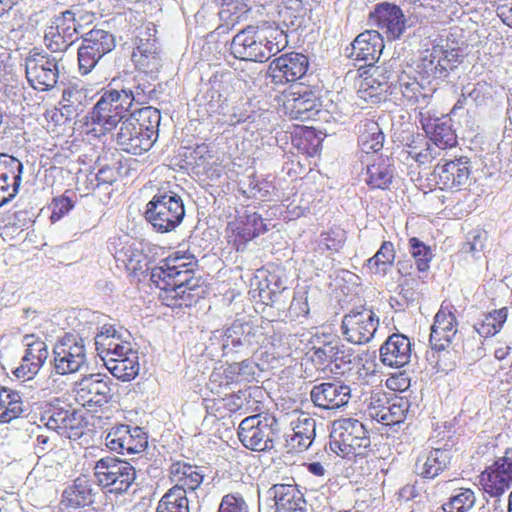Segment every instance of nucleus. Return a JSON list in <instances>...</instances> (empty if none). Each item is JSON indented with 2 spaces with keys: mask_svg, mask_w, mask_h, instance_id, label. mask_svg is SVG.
<instances>
[{
  "mask_svg": "<svg viewBox=\"0 0 512 512\" xmlns=\"http://www.w3.org/2000/svg\"><path fill=\"white\" fill-rule=\"evenodd\" d=\"M198 261L186 251H174L152 269L151 280L160 289V299L168 307L191 306L199 297L202 278Z\"/></svg>",
  "mask_w": 512,
  "mask_h": 512,
  "instance_id": "1",
  "label": "nucleus"
},
{
  "mask_svg": "<svg viewBox=\"0 0 512 512\" xmlns=\"http://www.w3.org/2000/svg\"><path fill=\"white\" fill-rule=\"evenodd\" d=\"M288 45L287 34L271 24L249 25L232 39V55L243 61L264 63Z\"/></svg>",
  "mask_w": 512,
  "mask_h": 512,
  "instance_id": "2",
  "label": "nucleus"
},
{
  "mask_svg": "<svg viewBox=\"0 0 512 512\" xmlns=\"http://www.w3.org/2000/svg\"><path fill=\"white\" fill-rule=\"evenodd\" d=\"M98 354L106 368L117 379L131 381L139 374L138 352L113 326L104 325L95 338Z\"/></svg>",
  "mask_w": 512,
  "mask_h": 512,
  "instance_id": "3",
  "label": "nucleus"
},
{
  "mask_svg": "<svg viewBox=\"0 0 512 512\" xmlns=\"http://www.w3.org/2000/svg\"><path fill=\"white\" fill-rule=\"evenodd\" d=\"M329 445L330 449L338 456L355 461L374 454L366 427L354 418H342L334 421Z\"/></svg>",
  "mask_w": 512,
  "mask_h": 512,
  "instance_id": "4",
  "label": "nucleus"
},
{
  "mask_svg": "<svg viewBox=\"0 0 512 512\" xmlns=\"http://www.w3.org/2000/svg\"><path fill=\"white\" fill-rule=\"evenodd\" d=\"M185 216L182 198L174 191L158 190L146 204L145 218L161 233L174 230Z\"/></svg>",
  "mask_w": 512,
  "mask_h": 512,
  "instance_id": "5",
  "label": "nucleus"
},
{
  "mask_svg": "<svg viewBox=\"0 0 512 512\" xmlns=\"http://www.w3.org/2000/svg\"><path fill=\"white\" fill-rule=\"evenodd\" d=\"M52 372L59 376H69L87 366L85 340L79 335L67 332L58 337L52 346Z\"/></svg>",
  "mask_w": 512,
  "mask_h": 512,
  "instance_id": "6",
  "label": "nucleus"
},
{
  "mask_svg": "<svg viewBox=\"0 0 512 512\" xmlns=\"http://www.w3.org/2000/svg\"><path fill=\"white\" fill-rule=\"evenodd\" d=\"M135 101L131 90L109 89L103 92L90 113L91 123L103 132L113 130Z\"/></svg>",
  "mask_w": 512,
  "mask_h": 512,
  "instance_id": "7",
  "label": "nucleus"
},
{
  "mask_svg": "<svg viewBox=\"0 0 512 512\" xmlns=\"http://www.w3.org/2000/svg\"><path fill=\"white\" fill-rule=\"evenodd\" d=\"M310 343L312 346L307 356L317 370L325 371L332 363L340 368L342 364H350L354 359L353 349L345 345L337 335L317 333Z\"/></svg>",
  "mask_w": 512,
  "mask_h": 512,
  "instance_id": "8",
  "label": "nucleus"
},
{
  "mask_svg": "<svg viewBox=\"0 0 512 512\" xmlns=\"http://www.w3.org/2000/svg\"><path fill=\"white\" fill-rule=\"evenodd\" d=\"M268 231L266 220L255 211L244 210L227 222L225 239L237 252L244 251L247 244Z\"/></svg>",
  "mask_w": 512,
  "mask_h": 512,
  "instance_id": "9",
  "label": "nucleus"
},
{
  "mask_svg": "<svg viewBox=\"0 0 512 512\" xmlns=\"http://www.w3.org/2000/svg\"><path fill=\"white\" fill-rule=\"evenodd\" d=\"M94 476L99 486L111 493H123L133 484L136 472L129 462L107 456L96 462Z\"/></svg>",
  "mask_w": 512,
  "mask_h": 512,
  "instance_id": "10",
  "label": "nucleus"
},
{
  "mask_svg": "<svg viewBox=\"0 0 512 512\" xmlns=\"http://www.w3.org/2000/svg\"><path fill=\"white\" fill-rule=\"evenodd\" d=\"M74 400L92 417L102 413L111 400V388L94 375L83 377L73 389Z\"/></svg>",
  "mask_w": 512,
  "mask_h": 512,
  "instance_id": "11",
  "label": "nucleus"
},
{
  "mask_svg": "<svg viewBox=\"0 0 512 512\" xmlns=\"http://www.w3.org/2000/svg\"><path fill=\"white\" fill-rule=\"evenodd\" d=\"M275 418L256 414L243 419L238 427V438L252 451H265L272 447Z\"/></svg>",
  "mask_w": 512,
  "mask_h": 512,
  "instance_id": "12",
  "label": "nucleus"
},
{
  "mask_svg": "<svg viewBox=\"0 0 512 512\" xmlns=\"http://www.w3.org/2000/svg\"><path fill=\"white\" fill-rule=\"evenodd\" d=\"M115 47L114 36L103 29H92L78 48V64L82 75L92 71L98 61Z\"/></svg>",
  "mask_w": 512,
  "mask_h": 512,
  "instance_id": "13",
  "label": "nucleus"
},
{
  "mask_svg": "<svg viewBox=\"0 0 512 512\" xmlns=\"http://www.w3.org/2000/svg\"><path fill=\"white\" fill-rule=\"evenodd\" d=\"M379 326V317L371 308L357 307L342 319V333L353 344H366L373 337Z\"/></svg>",
  "mask_w": 512,
  "mask_h": 512,
  "instance_id": "14",
  "label": "nucleus"
},
{
  "mask_svg": "<svg viewBox=\"0 0 512 512\" xmlns=\"http://www.w3.org/2000/svg\"><path fill=\"white\" fill-rule=\"evenodd\" d=\"M25 72L29 84L39 91L53 88L59 76L56 59L36 50H32L26 57Z\"/></svg>",
  "mask_w": 512,
  "mask_h": 512,
  "instance_id": "15",
  "label": "nucleus"
},
{
  "mask_svg": "<svg viewBox=\"0 0 512 512\" xmlns=\"http://www.w3.org/2000/svg\"><path fill=\"white\" fill-rule=\"evenodd\" d=\"M457 53L454 50L444 49L434 45L425 51L417 65V74L422 81L431 84L433 81L444 79L449 71L455 67Z\"/></svg>",
  "mask_w": 512,
  "mask_h": 512,
  "instance_id": "16",
  "label": "nucleus"
},
{
  "mask_svg": "<svg viewBox=\"0 0 512 512\" xmlns=\"http://www.w3.org/2000/svg\"><path fill=\"white\" fill-rule=\"evenodd\" d=\"M282 106L291 119L307 121L320 112L321 101L312 89L297 87L282 92Z\"/></svg>",
  "mask_w": 512,
  "mask_h": 512,
  "instance_id": "17",
  "label": "nucleus"
},
{
  "mask_svg": "<svg viewBox=\"0 0 512 512\" xmlns=\"http://www.w3.org/2000/svg\"><path fill=\"white\" fill-rule=\"evenodd\" d=\"M25 348L20 365L13 371L16 378L30 380L34 378L45 364L49 351L46 342L34 333L22 338Z\"/></svg>",
  "mask_w": 512,
  "mask_h": 512,
  "instance_id": "18",
  "label": "nucleus"
},
{
  "mask_svg": "<svg viewBox=\"0 0 512 512\" xmlns=\"http://www.w3.org/2000/svg\"><path fill=\"white\" fill-rule=\"evenodd\" d=\"M109 249L117 266L124 268L128 274L136 276L147 270L146 255L129 235L113 237L109 242Z\"/></svg>",
  "mask_w": 512,
  "mask_h": 512,
  "instance_id": "19",
  "label": "nucleus"
},
{
  "mask_svg": "<svg viewBox=\"0 0 512 512\" xmlns=\"http://www.w3.org/2000/svg\"><path fill=\"white\" fill-rule=\"evenodd\" d=\"M456 309L451 302L443 301L431 326L429 343L433 350L444 351L453 342L458 332Z\"/></svg>",
  "mask_w": 512,
  "mask_h": 512,
  "instance_id": "20",
  "label": "nucleus"
},
{
  "mask_svg": "<svg viewBox=\"0 0 512 512\" xmlns=\"http://www.w3.org/2000/svg\"><path fill=\"white\" fill-rule=\"evenodd\" d=\"M308 68L307 56L290 52L275 58L269 65L268 73L273 84L286 85L303 78Z\"/></svg>",
  "mask_w": 512,
  "mask_h": 512,
  "instance_id": "21",
  "label": "nucleus"
},
{
  "mask_svg": "<svg viewBox=\"0 0 512 512\" xmlns=\"http://www.w3.org/2000/svg\"><path fill=\"white\" fill-rule=\"evenodd\" d=\"M470 174V160L465 156L453 160L442 159L434 167L436 183L444 190H461L467 184Z\"/></svg>",
  "mask_w": 512,
  "mask_h": 512,
  "instance_id": "22",
  "label": "nucleus"
},
{
  "mask_svg": "<svg viewBox=\"0 0 512 512\" xmlns=\"http://www.w3.org/2000/svg\"><path fill=\"white\" fill-rule=\"evenodd\" d=\"M255 380V365L249 360L221 365L210 375V389L218 392L221 388L250 383Z\"/></svg>",
  "mask_w": 512,
  "mask_h": 512,
  "instance_id": "23",
  "label": "nucleus"
},
{
  "mask_svg": "<svg viewBox=\"0 0 512 512\" xmlns=\"http://www.w3.org/2000/svg\"><path fill=\"white\" fill-rule=\"evenodd\" d=\"M146 433L139 427L119 425L110 430L106 437L107 447L119 454L140 453L147 447Z\"/></svg>",
  "mask_w": 512,
  "mask_h": 512,
  "instance_id": "24",
  "label": "nucleus"
},
{
  "mask_svg": "<svg viewBox=\"0 0 512 512\" xmlns=\"http://www.w3.org/2000/svg\"><path fill=\"white\" fill-rule=\"evenodd\" d=\"M259 301L272 305L277 297L286 289L285 268L278 264H268L258 270L255 276Z\"/></svg>",
  "mask_w": 512,
  "mask_h": 512,
  "instance_id": "25",
  "label": "nucleus"
},
{
  "mask_svg": "<svg viewBox=\"0 0 512 512\" xmlns=\"http://www.w3.org/2000/svg\"><path fill=\"white\" fill-rule=\"evenodd\" d=\"M369 18L388 40L399 39L406 29L405 15L395 4L388 2L377 4Z\"/></svg>",
  "mask_w": 512,
  "mask_h": 512,
  "instance_id": "26",
  "label": "nucleus"
},
{
  "mask_svg": "<svg viewBox=\"0 0 512 512\" xmlns=\"http://www.w3.org/2000/svg\"><path fill=\"white\" fill-rule=\"evenodd\" d=\"M419 122L429 140L439 149L446 150L457 146L458 138L451 119L435 117L429 111H421Z\"/></svg>",
  "mask_w": 512,
  "mask_h": 512,
  "instance_id": "27",
  "label": "nucleus"
},
{
  "mask_svg": "<svg viewBox=\"0 0 512 512\" xmlns=\"http://www.w3.org/2000/svg\"><path fill=\"white\" fill-rule=\"evenodd\" d=\"M384 46V39L378 31L366 30L353 40L351 51L347 56L352 60L373 66L380 58Z\"/></svg>",
  "mask_w": 512,
  "mask_h": 512,
  "instance_id": "28",
  "label": "nucleus"
},
{
  "mask_svg": "<svg viewBox=\"0 0 512 512\" xmlns=\"http://www.w3.org/2000/svg\"><path fill=\"white\" fill-rule=\"evenodd\" d=\"M412 343L401 333L390 335L379 349V358L384 366L402 368L411 360Z\"/></svg>",
  "mask_w": 512,
  "mask_h": 512,
  "instance_id": "29",
  "label": "nucleus"
},
{
  "mask_svg": "<svg viewBox=\"0 0 512 512\" xmlns=\"http://www.w3.org/2000/svg\"><path fill=\"white\" fill-rule=\"evenodd\" d=\"M23 172L22 163L7 154H0V207L18 193Z\"/></svg>",
  "mask_w": 512,
  "mask_h": 512,
  "instance_id": "30",
  "label": "nucleus"
},
{
  "mask_svg": "<svg viewBox=\"0 0 512 512\" xmlns=\"http://www.w3.org/2000/svg\"><path fill=\"white\" fill-rule=\"evenodd\" d=\"M311 400L319 408L333 410L346 405L350 398V388L339 382H324L311 390Z\"/></svg>",
  "mask_w": 512,
  "mask_h": 512,
  "instance_id": "31",
  "label": "nucleus"
},
{
  "mask_svg": "<svg viewBox=\"0 0 512 512\" xmlns=\"http://www.w3.org/2000/svg\"><path fill=\"white\" fill-rule=\"evenodd\" d=\"M116 142L122 151L133 155H141L155 144L150 135H145L141 132V128L128 119L121 122Z\"/></svg>",
  "mask_w": 512,
  "mask_h": 512,
  "instance_id": "32",
  "label": "nucleus"
},
{
  "mask_svg": "<svg viewBox=\"0 0 512 512\" xmlns=\"http://www.w3.org/2000/svg\"><path fill=\"white\" fill-rule=\"evenodd\" d=\"M478 482L483 494L494 499L501 498L512 486L511 477L496 460L480 473Z\"/></svg>",
  "mask_w": 512,
  "mask_h": 512,
  "instance_id": "33",
  "label": "nucleus"
},
{
  "mask_svg": "<svg viewBox=\"0 0 512 512\" xmlns=\"http://www.w3.org/2000/svg\"><path fill=\"white\" fill-rule=\"evenodd\" d=\"M169 479L173 484L172 489L187 492L195 491L204 480L202 470L185 461L173 462L169 467Z\"/></svg>",
  "mask_w": 512,
  "mask_h": 512,
  "instance_id": "34",
  "label": "nucleus"
},
{
  "mask_svg": "<svg viewBox=\"0 0 512 512\" xmlns=\"http://www.w3.org/2000/svg\"><path fill=\"white\" fill-rule=\"evenodd\" d=\"M358 94L365 101H374L389 88L390 73L386 68L374 66L360 75Z\"/></svg>",
  "mask_w": 512,
  "mask_h": 512,
  "instance_id": "35",
  "label": "nucleus"
},
{
  "mask_svg": "<svg viewBox=\"0 0 512 512\" xmlns=\"http://www.w3.org/2000/svg\"><path fill=\"white\" fill-rule=\"evenodd\" d=\"M76 33L74 14L66 11L57 18L55 28L51 27L49 34L45 35L46 45L53 52L64 51L73 43Z\"/></svg>",
  "mask_w": 512,
  "mask_h": 512,
  "instance_id": "36",
  "label": "nucleus"
},
{
  "mask_svg": "<svg viewBox=\"0 0 512 512\" xmlns=\"http://www.w3.org/2000/svg\"><path fill=\"white\" fill-rule=\"evenodd\" d=\"M61 505L69 510H81L94 503L93 489L88 480L78 477L63 490Z\"/></svg>",
  "mask_w": 512,
  "mask_h": 512,
  "instance_id": "37",
  "label": "nucleus"
},
{
  "mask_svg": "<svg viewBox=\"0 0 512 512\" xmlns=\"http://www.w3.org/2000/svg\"><path fill=\"white\" fill-rule=\"evenodd\" d=\"M358 146L365 154L378 153L385 142L384 133L377 121L364 119L358 125Z\"/></svg>",
  "mask_w": 512,
  "mask_h": 512,
  "instance_id": "38",
  "label": "nucleus"
},
{
  "mask_svg": "<svg viewBox=\"0 0 512 512\" xmlns=\"http://www.w3.org/2000/svg\"><path fill=\"white\" fill-rule=\"evenodd\" d=\"M275 512H306V502L295 486L276 484L272 488Z\"/></svg>",
  "mask_w": 512,
  "mask_h": 512,
  "instance_id": "39",
  "label": "nucleus"
},
{
  "mask_svg": "<svg viewBox=\"0 0 512 512\" xmlns=\"http://www.w3.org/2000/svg\"><path fill=\"white\" fill-rule=\"evenodd\" d=\"M366 184L371 189H387L393 180V166L389 158L378 156L366 167Z\"/></svg>",
  "mask_w": 512,
  "mask_h": 512,
  "instance_id": "40",
  "label": "nucleus"
},
{
  "mask_svg": "<svg viewBox=\"0 0 512 512\" xmlns=\"http://www.w3.org/2000/svg\"><path fill=\"white\" fill-rule=\"evenodd\" d=\"M451 460L447 449H434L424 459H418L416 469L419 476L433 479L446 469Z\"/></svg>",
  "mask_w": 512,
  "mask_h": 512,
  "instance_id": "41",
  "label": "nucleus"
},
{
  "mask_svg": "<svg viewBox=\"0 0 512 512\" xmlns=\"http://www.w3.org/2000/svg\"><path fill=\"white\" fill-rule=\"evenodd\" d=\"M347 239L346 229L340 224H333L320 233L316 240L315 251L320 254L326 252L337 254L345 247Z\"/></svg>",
  "mask_w": 512,
  "mask_h": 512,
  "instance_id": "42",
  "label": "nucleus"
},
{
  "mask_svg": "<svg viewBox=\"0 0 512 512\" xmlns=\"http://www.w3.org/2000/svg\"><path fill=\"white\" fill-rule=\"evenodd\" d=\"M292 435L290 444L299 451L307 449L315 437V420L308 414L301 413L292 422Z\"/></svg>",
  "mask_w": 512,
  "mask_h": 512,
  "instance_id": "43",
  "label": "nucleus"
},
{
  "mask_svg": "<svg viewBox=\"0 0 512 512\" xmlns=\"http://www.w3.org/2000/svg\"><path fill=\"white\" fill-rule=\"evenodd\" d=\"M307 11L302 0H281L278 5V18L284 26L296 30L304 24Z\"/></svg>",
  "mask_w": 512,
  "mask_h": 512,
  "instance_id": "44",
  "label": "nucleus"
},
{
  "mask_svg": "<svg viewBox=\"0 0 512 512\" xmlns=\"http://www.w3.org/2000/svg\"><path fill=\"white\" fill-rule=\"evenodd\" d=\"M126 119L132 120L133 124L141 128V132L150 135L153 141L158 139L161 113L152 106L143 107L133 111Z\"/></svg>",
  "mask_w": 512,
  "mask_h": 512,
  "instance_id": "45",
  "label": "nucleus"
},
{
  "mask_svg": "<svg viewBox=\"0 0 512 512\" xmlns=\"http://www.w3.org/2000/svg\"><path fill=\"white\" fill-rule=\"evenodd\" d=\"M430 142L427 135L412 134L406 144L408 155L420 165L431 163L439 154Z\"/></svg>",
  "mask_w": 512,
  "mask_h": 512,
  "instance_id": "46",
  "label": "nucleus"
},
{
  "mask_svg": "<svg viewBox=\"0 0 512 512\" xmlns=\"http://www.w3.org/2000/svg\"><path fill=\"white\" fill-rule=\"evenodd\" d=\"M23 412V401L18 391L0 385V422L9 423Z\"/></svg>",
  "mask_w": 512,
  "mask_h": 512,
  "instance_id": "47",
  "label": "nucleus"
},
{
  "mask_svg": "<svg viewBox=\"0 0 512 512\" xmlns=\"http://www.w3.org/2000/svg\"><path fill=\"white\" fill-rule=\"evenodd\" d=\"M509 315L507 307L494 309L483 315V318L474 324L475 331L484 338L493 337L498 334Z\"/></svg>",
  "mask_w": 512,
  "mask_h": 512,
  "instance_id": "48",
  "label": "nucleus"
},
{
  "mask_svg": "<svg viewBox=\"0 0 512 512\" xmlns=\"http://www.w3.org/2000/svg\"><path fill=\"white\" fill-rule=\"evenodd\" d=\"M132 61L136 68L144 73H153L159 70L160 57L155 44L147 41L139 44L132 53Z\"/></svg>",
  "mask_w": 512,
  "mask_h": 512,
  "instance_id": "49",
  "label": "nucleus"
},
{
  "mask_svg": "<svg viewBox=\"0 0 512 512\" xmlns=\"http://www.w3.org/2000/svg\"><path fill=\"white\" fill-rule=\"evenodd\" d=\"M322 141L320 132L308 126L299 127L292 139L294 146L308 156H315L321 150Z\"/></svg>",
  "mask_w": 512,
  "mask_h": 512,
  "instance_id": "50",
  "label": "nucleus"
},
{
  "mask_svg": "<svg viewBox=\"0 0 512 512\" xmlns=\"http://www.w3.org/2000/svg\"><path fill=\"white\" fill-rule=\"evenodd\" d=\"M395 258L394 244L391 241H383L378 251L366 261L365 266L374 274H385L393 266Z\"/></svg>",
  "mask_w": 512,
  "mask_h": 512,
  "instance_id": "51",
  "label": "nucleus"
},
{
  "mask_svg": "<svg viewBox=\"0 0 512 512\" xmlns=\"http://www.w3.org/2000/svg\"><path fill=\"white\" fill-rule=\"evenodd\" d=\"M262 390L258 386H249L244 390L233 393L232 397L238 409V414L253 413L260 410Z\"/></svg>",
  "mask_w": 512,
  "mask_h": 512,
  "instance_id": "52",
  "label": "nucleus"
},
{
  "mask_svg": "<svg viewBox=\"0 0 512 512\" xmlns=\"http://www.w3.org/2000/svg\"><path fill=\"white\" fill-rule=\"evenodd\" d=\"M476 503V495L471 488L461 487L454 490V493L442 505L444 512H468Z\"/></svg>",
  "mask_w": 512,
  "mask_h": 512,
  "instance_id": "53",
  "label": "nucleus"
},
{
  "mask_svg": "<svg viewBox=\"0 0 512 512\" xmlns=\"http://www.w3.org/2000/svg\"><path fill=\"white\" fill-rule=\"evenodd\" d=\"M399 89L407 103L414 104L429 96L435 88H425L416 78L409 75L401 76Z\"/></svg>",
  "mask_w": 512,
  "mask_h": 512,
  "instance_id": "54",
  "label": "nucleus"
},
{
  "mask_svg": "<svg viewBox=\"0 0 512 512\" xmlns=\"http://www.w3.org/2000/svg\"><path fill=\"white\" fill-rule=\"evenodd\" d=\"M204 406L207 414L218 420L225 419L230 417L232 414L238 413L232 394L226 395L225 397L205 398Z\"/></svg>",
  "mask_w": 512,
  "mask_h": 512,
  "instance_id": "55",
  "label": "nucleus"
},
{
  "mask_svg": "<svg viewBox=\"0 0 512 512\" xmlns=\"http://www.w3.org/2000/svg\"><path fill=\"white\" fill-rule=\"evenodd\" d=\"M156 512H189L184 491L170 488L159 501Z\"/></svg>",
  "mask_w": 512,
  "mask_h": 512,
  "instance_id": "56",
  "label": "nucleus"
},
{
  "mask_svg": "<svg viewBox=\"0 0 512 512\" xmlns=\"http://www.w3.org/2000/svg\"><path fill=\"white\" fill-rule=\"evenodd\" d=\"M408 407V401L403 398H398L391 403L388 402L378 422L385 426L400 424L406 419Z\"/></svg>",
  "mask_w": 512,
  "mask_h": 512,
  "instance_id": "57",
  "label": "nucleus"
},
{
  "mask_svg": "<svg viewBox=\"0 0 512 512\" xmlns=\"http://www.w3.org/2000/svg\"><path fill=\"white\" fill-rule=\"evenodd\" d=\"M76 411H69L63 408H54L48 418L47 426L54 430H73L75 425Z\"/></svg>",
  "mask_w": 512,
  "mask_h": 512,
  "instance_id": "58",
  "label": "nucleus"
},
{
  "mask_svg": "<svg viewBox=\"0 0 512 512\" xmlns=\"http://www.w3.org/2000/svg\"><path fill=\"white\" fill-rule=\"evenodd\" d=\"M412 257L414 258L417 269L421 272L429 268L432 260V251L429 246L420 241L417 237H411L408 241Z\"/></svg>",
  "mask_w": 512,
  "mask_h": 512,
  "instance_id": "59",
  "label": "nucleus"
},
{
  "mask_svg": "<svg viewBox=\"0 0 512 512\" xmlns=\"http://www.w3.org/2000/svg\"><path fill=\"white\" fill-rule=\"evenodd\" d=\"M219 16L226 22H237L246 13L247 6L243 0H220Z\"/></svg>",
  "mask_w": 512,
  "mask_h": 512,
  "instance_id": "60",
  "label": "nucleus"
},
{
  "mask_svg": "<svg viewBox=\"0 0 512 512\" xmlns=\"http://www.w3.org/2000/svg\"><path fill=\"white\" fill-rule=\"evenodd\" d=\"M217 512H248V505L241 493H228L222 497Z\"/></svg>",
  "mask_w": 512,
  "mask_h": 512,
  "instance_id": "61",
  "label": "nucleus"
},
{
  "mask_svg": "<svg viewBox=\"0 0 512 512\" xmlns=\"http://www.w3.org/2000/svg\"><path fill=\"white\" fill-rule=\"evenodd\" d=\"M74 203L69 196L65 194L54 197L50 204V221L56 223L62 219L72 208Z\"/></svg>",
  "mask_w": 512,
  "mask_h": 512,
  "instance_id": "62",
  "label": "nucleus"
},
{
  "mask_svg": "<svg viewBox=\"0 0 512 512\" xmlns=\"http://www.w3.org/2000/svg\"><path fill=\"white\" fill-rule=\"evenodd\" d=\"M388 404V399L385 393H373L370 396L369 404L367 406V413L370 418L379 421L380 415Z\"/></svg>",
  "mask_w": 512,
  "mask_h": 512,
  "instance_id": "63",
  "label": "nucleus"
},
{
  "mask_svg": "<svg viewBox=\"0 0 512 512\" xmlns=\"http://www.w3.org/2000/svg\"><path fill=\"white\" fill-rule=\"evenodd\" d=\"M386 387L394 392H405L411 385V379L405 371L391 374L385 382Z\"/></svg>",
  "mask_w": 512,
  "mask_h": 512,
  "instance_id": "64",
  "label": "nucleus"
}]
</instances>
